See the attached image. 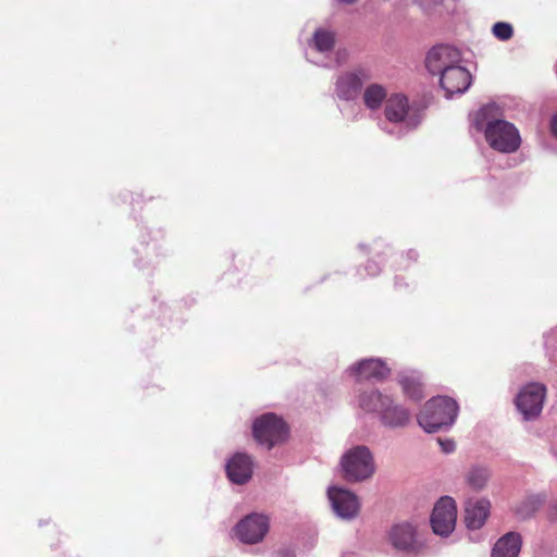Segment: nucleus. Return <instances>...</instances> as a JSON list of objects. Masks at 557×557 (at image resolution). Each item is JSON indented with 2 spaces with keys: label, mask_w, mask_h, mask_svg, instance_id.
Wrapping results in <instances>:
<instances>
[{
  "label": "nucleus",
  "mask_w": 557,
  "mask_h": 557,
  "mask_svg": "<svg viewBox=\"0 0 557 557\" xmlns=\"http://www.w3.org/2000/svg\"><path fill=\"white\" fill-rule=\"evenodd\" d=\"M521 543L519 533L508 532L495 543L491 557H518Z\"/></svg>",
  "instance_id": "16"
},
{
  "label": "nucleus",
  "mask_w": 557,
  "mask_h": 557,
  "mask_svg": "<svg viewBox=\"0 0 557 557\" xmlns=\"http://www.w3.org/2000/svg\"><path fill=\"white\" fill-rule=\"evenodd\" d=\"M339 1L345 4H351V3L356 2L357 0H339Z\"/></svg>",
  "instance_id": "30"
},
{
  "label": "nucleus",
  "mask_w": 557,
  "mask_h": 557,
  "mask_svg": "<svg viewBox=\"0 0 557 557\" xmlns=\"http://www.w3.org/2000/svg\"><path fill=\"white\" fill-rule=\"evenodd\" d=\"M548 517L550 520H557V502L550 505Z\"/></svg>",
  "instance_id": "26"
},
{
  "label": "nucleus",
  "mask_w": 557,
  "mask_h": 557,
  "mask_svg": "<svg viewBox=\"0 0 557 557\" xmlns=\"http://www.w3.org/2000/svg\"><path fill=\"white\" fill-rule=\"evenodd\" d=\"M389 404L391 398L376 389L364 392L359 396V406L369 412H379L382 414L385 407Z\"/></svg>",
  "instance_id": "18"
},
{
  "label": "nucleus",
  "mask_w": 557,
  "mask_h": 557,
  "mask_svg": "<svg viewBox=\"0 0 557 557\" xmlns=\"http://www.w3.org/2000/svg\"><path fill=\"white\" fill-rule=\"evenodd\" d=\"M485 138L493 149L505 153L515 152L521 144L518 129L512 123L504 120L488 122Z\"/></svg>",
  "instance_id": "4"
},
{
  "label": "nucleus",
  "mask_w": 557,
  "mask_h": 557,
  "mask_svg": "<svg viewBox=\"0 0 557 557\" xmlns=\"http://www.w3.org/2000/svg\"><path fill=\"white\" fill-rule=\"evenodd\" d=\"M440 445L442 446L443 450L445 453H451L455 449V443L453 441H438Z\"/></svg>",
  "instance_id": "25"
},
{
  "label": "nucleus",
  "mask_w": 557,
  "mask_h": 557,
  "mask_svg": "<svg viewBox=\"0 0 557 557\" xmlns=\"http://www.w3.org/2000/svg\"><path fill=\"white\" fill-rule=\"evenodd\" d=\"M269 531V518L260 513H251L242 519L236 525L238 539L247 544L261 542Z\"/></svg>",
  "instance_id": "10"
},
{
  "label": "nucleus",
  "mask_w": 557,
  "mask_h": 557,
  "mask_svg": "<svg viewBox=\"0 0 557 557\" xmlns=\"http://www.w3.org/2000/svg\"><path fill=\"white\" fill-rule=\"evenodd\" d=\"M493 35L499 40H509L513 35V28L509 23L497 22L492 28Z\"/></svg>",
  "instance_id": "24"
},
{
  "label": "nucleus",
  "mask_w": 557,
  "mask_h": 557,
  "mask_svg": "<svg viewBox=\"0 0 557 557\" xmlns=\"http://www.w3.org/2000/svg\"><path fill=\"white\" fill-rule=\"evenodd\" d=\"M288 433L287 424L275 413H265L257 418L252 425L253 438L258 444L265 446L267 449L284 443Z\"/></svg>",
  "instance_id": "2"
},
{
  "label": "nucleus",
  "mask_w": 557,
  "mask_h": 557,
  "mask_svg": "<svg viewBox=\"0 0 557 557\" xmlns=\"http://www.w3.org/2000/svg\"><path fill=\"white\" fill-rule=\"evenodd\" d=\"M344 478L349 482H359L371 478L375 466L371 451L366 446L349 449L341 461Z\"/></svg>",
  "instance_id": "3"
},
{
  "label": "nucleus",
  "mask_w": 557,
  "mask_h": 557,
  "mask_svg": "<svg viewBox=\"0 0 557 557\" xmlns=\"http://www.w3.org/2000/svg\"><path fill=\"white\" fill-rule=\"evenodd\" d=\"M457 508L455 500L449 496L442 497L434 506L431 516L433 532L441 536L449 535L456 525Z\"/></svg>",
  "instance_id": "7"
},
{
  "label": "nucleus",
  "mask_w": 557,
  "mask_h": 557,
  "mask_svg": "<svg viewBox=\"0 0 557 557\" xmlns=\"http://www.w3.org/2000/svg\"><path fill=\"white\" fill-rule=\"evenodd\" d=\"M409 111L408 98L403 94H393L385 104V117L392 123L403 122Z\"/></svg>",
  "instance_id": "17"
},
{
  "label": "nucleus",
  "mask_w": 557,
  "mask_h": 557,
  "mask_svg": "<svg viewBox=\"0 0 557 557\" xmlns=\"http://www.w3.org/2000/svg\"><path fill=\"white\" fill-rule=\"evenodd\" d=\"M382 422L388 426H404L409 421V412L407 409L391 404L385 407L381 414Z\"/></svg>",
  "instance_id": "20"
},
{
  "label": "nucleus",
  "mask_w": 557,
  "mask_h": 557,
  "mask_svg": "<svg viewBox=\"0 0 557 557\" xmlns=\"http://www.w3.org/2000/svg\"><path fill=\"white\" fill-rule=\"evenodd\" d=\"M545 396V385L530 383L518 394L516 405L525 419H532L541 413Z\"/></svg>",
  "instance_id": "8"
},
{
  "label": "nucleus",
  "mask_w": 557,
  "mask_h": 557,
  "mask_svg": "<svg viewBox=\"0 0 557 557\" xmlns=\"http://www.w3.org/2000/svg\"><path fill=\"white\" fill-rule=\"evenodd\" d=\"M228 479L236 484H244L252 474V461L246 454H236L226 465Z\"/></svg>",
  "instance_id": "14"
},
{
  "label": "nucleus",
  "mask_w": 557,
  "mask_h": 557,
  "mask_svg": "<svg viewBox=\"0 0 557 557\" xmlns=\"http://www.w3.org/2000/svg\"><path fill=\"white\" fill-rule=\"evenodd\" d=\"M398 382L404 394L412 400L419 401L424 397L423 383L416 373L401 374Z\"/></svg>",
  "instance_id": "19"
},
{
  "label": "nucleus",
  "mask_w": 557,
  "mask_h": 557,
  "mask_svg": "<svg viewBox=\"0 0 557 557\" xmlns=\"http://www.w3.org/2000/svg\"><path fill=\"white\" fill-rule=\"evenodd\" d=\"M349 372L357 381H382L389 375L391 369L382 359L369 358L351 366Z\"/></svg>",
  "instance_id": "13"
},
{
  "label": "nucleus",
  "mask_w": 557,
  "mask_h": 557,
  "mask_svg": "<svg viewBox=\"0 0 557 557\" xmlns=\"http://www.w3.org/2000/svg\"><path fill=\"white\" fill-rule=\"evenodd\" d=\"M329 498L334 511L343 519H354L360 510L358 497L344 488L330 487Z\"/></svg>",
  "instance_id": "11"
},
{
  "label": "nucleus",
  "mask_w": 557,
  "mask_h": 557,
  "mask_svg": "<svg viewBox=\"0 0 557 557\" xmlns=\"http://www.w3.org/2000/svg\"><path fill=\"white\" fill-rule=\"evenodd\" d=\"M461 62V53L458 49L440 45L432 48L425 60L426 67L434 75H442L448 67H455Z\"/></svg>",
  "instance_id": "9"
},
{
  "label": "nucleus",
  "mask_w": 557,
  "mask_h": 557,
  "mask_svg": "<svg viewBox=\"0 0 557 557\" xmlns=\"http://www.w3.org/2000/svg\"><path fill=\"white\" fill-rule=\"evenodd\" d=\"M277 557H295V553L290 549H280L277 552Z\"/></svg>",
  "instance_id": "27"
},
{
  "label": "nucleus",
  "mask_w": 557,
  "mask_h": 557,
  "mask_svg": "<svg viewBox=\"0 0 557 557\" xmlns=\"http://www.w3.org/2000/svg\"><path fill=\"white\" fill-rule=\"evenodd\" d=\"M491 504L487 499L469 500L466 505L465 522L468 529H480L490 515Z\"/></svg>",
  "instance_id": "15"
},
{
  "label": "nucleus",
  "mask_w": 557,
  "mask_h": 557,
  "mask_svg": "<svg viewBox=\"0 0 557 557\" xmlns=\"http://www.w3.org/2000/svg\"><path fill=\"white\" fill-rule=\"evenodd\" d=\"M388 542L398 552L419 554L423 544L419 540L418 528L411 522L395 523L388 531Z\"/></svg>",
  "instance_id": "5"
},
{
  "label": "nucleus",
  "mask_w": 557,
  "mask_h": 557,
  "mask_svg": "<svg viewBox=\"0 0 557 557\" xmlns=\"http://www.w3.org/2000/svg\"><path fill=\"white\" fill-rule=\"evenodd\" d=\"M372 78L371 71L366 67H357L338 76L335 84L336 96L342 100L356 99L366 83Z\"/></svg>",
  "instance_id": "6"
},
{
  "label": "nucleus",
  "mask_w": 557,
  "mask_h": 557,
  "mask_svg": "<svg viewBox=\"0 0 557 557\" xmlns=\"http://www.w3.org/2000/svg\"><path fill=\"white\" fill-rule=\"evenodd\" d=\"M490 476L491 473L486 468L473 467L467 473L466 480L471 488L480 491L486 486Z\"/></svg>",
  "instance_id": "22"
},
{
  "label": "nucleus",
  "mask_w": 557,
  "mask_h": 557,
  "mask_svg": "<svg viewBox=\"0 0 557 557\" xmlns=\"http://www.w3.org/2000/svg\"><path fill=\"white\" fill-rule=\"evenodd\" d=\"M550 128L553 134L557 137V113L552 119Z\"/></svg>",
  "instance_id": "28"
},
{
  "label": "nucleus",
  "mask_w": 557,
  "mask_h": 557,
  "mask_svg": "<svg viewBox=\"0 0 557 557\" xmlns=\"http://www.w3.org/2000/svg\"><path fill=\"white\" fill-rule=\"evenodd\" d=\"M440 84L447 97L463 94L471 85V74L466 67L458 64L455 67L446 69L440 75Z\"/></svg>",
  "instance_id": "12"
},
{
  "label": "nucleus",
  "mask_w": 557,
  "mask_h": 557,
  "mask_svg": "<svg viewBox=\"0 0 557 557\" xmlns=\"http://www.w3.org/2000/svg\"><path fill=\"white\" fill-rule=\"evenodd\" d=\"M407 258L410 260L416 261L418 259V253L413 250H410L407 252Z\"/></svg>",
  "instance_id": "29"
},
{
  "label": "nucleus",
  "mask_w": 557,
  "mask_h": 557,
  "mask_svg": "<svg viewBox=\"0 0 557 557\" xmlns=\"http://www.w3.org/2000/svg\"><path fill=\"white\" fill-rule=\"evenodd\" d=\"M458 412L457 403L449 397H434L428 400L418 416V422L428 433L454 423Z\"/></svg>",
  "instance_id": "1"
},
{
  "label": "nucleus",
  "mask_w": 557,
  "mask_h": 557,
  "mask_svg": "<svg viewBox=\"0 0 557 557\" xmlns=\"http://www.w3.org/2000/svg\"><path fill=\"white\" fill-rule=\"evenodd\" d=\"M314 45L319 51H329L334 46V36L332 33L326 30H317L314 33Z\"/></svg>",
  "instance_id": "23"
},
{
  "label": "nucleus",
  "mask_w": 557,
  "mask_h": 557,
  "mask_svg": "<svg viewBox=\"0 0 557 557\" xmlns=\"http://www.w3.org/2000/svg\"><path fill=\"white\" fill-rule=\"evenodd\" d=\"M387 100V89L381 84H369L363 91V103L370 110H377Z\"/></svg>",
  "instance_id": "21"
}]
</instances>
